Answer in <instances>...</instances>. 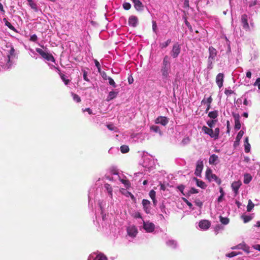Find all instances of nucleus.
Segmentation results:
<instances>
[{
  "label": "nucleus",
  "instance_id": "a19ab883",
  "mask_svg": "<svg viewBox=\"0 0 260 260\" xmlns=\"http://www.w3.org/2000/svg\"><path fill=\"white\" fill-rule=\"evenodd\" d=\"M120 151L122 153H127L129 151V147L127 145H122L120 147Z\"/></svg>",
  "mask_w": 260,
  "mask_h": 260
},
{
  "label": "nucleus",
  "instance_id": "a878e982",
  "mask_svg": "<svg viewBox=\"0 0 260 260\" xmlns=\"http://www.w3.org/2000/svg\"><path fill=\"white\" fill-rule=\"evenodd\" d=\"M203 131L206 134L210 136L211 138H213V130L209 127L206 126H203L202 127Z\"/></svg>",
  "mask_w": 260,
  "mask_h": 260
},
{
  "label": "nucleus",
  "instance_id": "c756f323",
  "mask_svg": "<svg viewBox=\"0 0 260 260\" xmlns=\"http://www.w3.org/2000/svg\"><path fill=\"white\" fill-rule=\"evenodd\" d=\"M252 179V177L250 174L248 173L245 174L244 175L243 182L244 184H247L251 181Z\"/></svg>",
  "mask_w": 260,
  "mask_h": 260
},
{
  "label": "nucleus",
  "instance_id": "f3484780",
  "mask_svg": "<svg viewBox=\"0 0 260 260\" xmlns=\"http://www.w3.org/2000/svg\"><path fill=\"white\" fill-rule=\"evenodd\" d=\"M203 168V162L202 160H199L197 162L196 169L195 174L197 176H200L201 172Z\"/></svg>",
  "mask_w": 260,
  "mask_h": 260
},
{
  "label": "nucleus",
  "instance_id": "412c9836",
  "mask_svg": "<svg viewBox=\"0 0 260 260\" xmlns=\"http://www.w3.org/2000/svg\"><path fill=\"white\" fill-rule=\"evenodd\" d=\"M134 3V7L138 11H142L144 9L143 4L139 0H135L133 2Z\"/></svg>",
  "mask_w": 260,
  "mask_h": 260
},
{
  "label": "nucleus",
  "instance_id": "1a4fd4ad",
  "mask_svg": "<svg viewBox=\"0 0 260 260\" xmlns=\"http://www.w3.org/2000/svg\"><path fill=\"white\" fill-rule=\"evenodd\" d=\"M181 50L180 45L178 43H176L173 45L172 50L171 52V56L173 58H175L179 55Z\"/></svg>",
  "mask_w": 260,
  "mask_h": 260
},
{
  "label": "nucleus",
  "instance_id": "c85d7f7f",
  "mask_svg": "<svg viewBox=\"0 0 260 260\" xmlns=\"http://www.w3.org/2000/svg\"><path fill=\"white\" fill-rule=\"evenodd\" d=\"M162 67H171L170 58L167 55L165 56L163 59Z\"/></svg>",
  "mask_w": 260,
  "mask_h": 260
},
{
  "label": "nucleus",
  "instance_id": "a18cd8bd",
  "mask_svg": "<svg viewBox=\"0 0 260 260\" xmlns=\"http://www.w3.org/2000/svg\"><path fill=\"white\" fill-rule=\"evenodd\" d=\"M72 97L74 101L77 103H79L81 101L80 98L79 96L75 93H72Z\"/></svg>",
  "mask_w": 260,
  "mask_h": 260
},
{
  "label": "nucleus",
  "instance_id": "c03bdc74",
  "mask_svg": "<svg viewBox=\"0 0 260 260\" xmlns=\"http://www.w3.org/2000/svg\"><path fill=\"white\" fill-rule=\"evenodd\" d=\"M29 6L31 7V9H34L36 11L38 10L37 5L33 2L32 0H31L30 2H28Z\"/></svg>",
  "mask_w": 260,
  "mask_h": 260
},
{
  "label": "nucleus",
  "instance_id": "864d4df0",
  "mask_svg": "<svg viewBox=\"0 0 260 260\" xmlns=\"http://www.w3.org/2000/svg\"><path fill=\"white\" fill-rule=\"evenodd\" d=\"M184 186L183 185H180L177 186V189L182 193V194L184 196L185 195V193H184L183 190L184 189Z\"/></svg>",
  "mask_w": 260,
  "mask_h": 260
},
{
  "label": "nucleus",
  "instance_id": "37998d69",
  "mask_svg": "<svg viewBox=\"0 0 260 260\" xmlns=\"http://www.w3.org/2000/svg\"><path fill=\"white\" fill-rule=\"evenodd\" d=\"M219 134V128L217 127L214 129V131H213V138H214V139H217L218 138Z\"/></svg>",
  "mask_w": 260,
  "mask_h": 260
},
{
  "label": "nucleus",
  "instance_id": "ea45409f",
  "mask_svg": "<svg viewBox=\"0 0 260 260\" xmlns=\"http://www.w3.org/2000/svg\"><path fill=\"white\" fill-rule=\"evenodd\" d=\"M171 39H168L167 41L160 44L159 46L161 48H166L171 43Z\"/></svg>",
  "mask_w": 260,
  "mask_h": 260
},
{
  "label": "nucleus",
  "instance_id": "f704fd0d",
  "mask_svg": "<svg viewBox=\"0 0 260 260\" xmlns=\"http://www.w3.org/2000/svg\"><path fill=\"white\" fill-rule=\"evenodd\" d=\"M218 115V111L217 110H214L213 111H211L208 114V116L212 119H215L217 117Z\"/></svg>",
  "mask_w": 260,
  "mask_h": 260
},
{
  "label": "nucleus",
  "instance_id": "39448f33",
  "mask_svg": "<svg viewBox=\"0 0 260 260\" xmlns=\"http://www.w3.org/2000/svg\"><path fill=\"white\" fill-rule=\"evenodd\" d=\"M143 158V162L142 165L144 168L150 169L153 167L154 162L150 156L147 155H144Z\"/></svg>",
  "mask_w": 260,
  "mask_h": 260
},
{
  "label": "nucleus",
  "instance_id": "aec40b11",
  "mask_svg": "<svg viewBox=\"0 0 260 260\" xmlns=\"http://www.w3.org/2000/svg\"><path fill=\"white\" fill-rule=\"evenodd\" d=\"M138 23V19L136 16H131L128 19V24L130 26L136 27Z\"/></svg>",
  "mask_w": 260,
  "mask_h": 260
},
{
  "label": "nucleus",
  "instance_id": "49530a36",
  "mask_svg": "<svg viewBox=\"0 0 260 260\" xmlns=\"http://www.w3.org/2000/svg\"><path fill=\"white\" fill-rule=\"evenodd\" d=\"M60 77H61V79H62V80L63 81V82H64L65 85H67L69 84V83L70 82V80L69 79H67L65 75H61L60 76Z\"/></svg>",
  "mask_w": 260,
  "mask_h": 260
},
{
  "label": "nucleus",
  "instance_id": "4468645a",
  "mask_svg": "<svg viewBox=\"0 0 260 260\" xmlns=\"http://www.w3.org/2000/svg\"><path fill=\"white\" fill-rule=\"evenodd\" d=\"M114 176L115 179H118L124 185V186L126 188L130 186V183L128 180L126 179L125 177L121 178L117 173H114Z\"/></svg>",
  "mask_w": 260,
  "mask_h": 260
},
{
  "label": "nucleus",
  "instance_id": "4be33fe9",
  "mask_svg": "<svg viewBox=\"0 0 260 260\" xmlns=\"http://www.w3.org/2000/svg\"><path fill=\"white\" fill-rule=\"evenodd\" d=\"M218 157L215 154L211 155L209 159V162L210 165H216L218 163Z\"/></svg>",
  "mask_w": 260,
  "mask_h": 260
},
{
  "label": "nucleus",
  "instance_id": "de8ad7c7",
  "mask_svg": "<svg viewBox=\"0 0 260 260\" xmlns=\"http://www.w3.org/2000/svg\"><path fill=\"white\" fill-rule=\"evenodd\" d=\"M109 81V84L111 85L113 87H116V84L113 79L111 77H108V79Z\"/></svg>",
  "mask_w": 260,
  "mask_h": 260
},
{
  "label": "nucleus",
  "instance_id": "8fccbe9b",
  "mask_svg": "<svg viewBox=\"0 0 260 260\" xmlns=\"http://www.w3.org/2000/svg\"><path fill=\"white\" fill-rule=\"evenodd\" d=\"M123 8L126 10H128L131 8V5L129 3H124Z\"/></svg>",
  "mask_w": 260,
  "mask_h": 260
},
{
  "label": "nucleus",
  "instance_id": "423d86ee",
  "mask_svg": "<svg viewBox=\"0 0 260 260\" xmlns=\"http://www.w3.org/2000/svg\"><path fill=\"white\" fill-rule=\"evenodd\" d=\"M206 177L209 181H215L218 184L221 183L220 180L214 174L211 169L208 168L206 171Z\"/></svg>",
  "mask_w": 260,
  "mask_h": 260
},
{
  "label": "nucleus",
  "instance_id": "72a5a7b5",
  "mask_svg": "<svg viewBox=\"0 0 260 260\" xmlns=\"http://www.w3.org/2000/svg\"><path fill=\"white\" fill-rule=\"evenodd\" d=\"M94 191H95V190H94V188L90 189V190L89 191L88 202H89V204L91 203V202L92 201V199H93Z\"/></svg>",
  "mask_w": 260,
  "mask_h": 260
},
{
  "label": "nucleus",
  "instance_id": "680f3d73",
  "mask_svg": "<svg viewBox=\"0 0 260 260\" xmlns=\"http://www.w3.org/2000/svg\"><path fill=\"white\" fill-rule=\"evenodd\" d=\"M182 199L183 201L186 203V204L188 206V207L191 208L192 207V204L190 203L187 199L185 198H183Z\"/></svg>",
  "mask_w": 260,
  "mask_h": 260
},
{
  "label": "nucleus",
  "instance_id": "e433bc0d",
  "mask_svg": "<svg viewBox=\"0 0 260 260\" xmlns=\"http://www.w3.org/2000/svg\"><path fill=\"white\" fill-rule=\"evenodd\" d=\"M212 102V98L211 96H209L207 99L204 98V99L202 101V104L204 105H211Z\"/></svg>",
  "mask_w": 260,
  "mask_h": 260
},
{
  "label": "nucleus",
  "instance_id": "393cba45",
  "mask_svg": "<svg viewBox=\"0 0 260 260\" xmlns=\"http://www.w3.org/2000/svg\"><path fill=\"white\" fill-rule=\"evenodd\" d=\"M104 188H105L106 190L107 191L108 196L110 197L111 199H112L113 198V189L112 187L110 186V184L108 183H106L104 184Z\"/></svg>",
  "mask_w": 260,
  "mask_h": 260
},
{
  "label": "nucleus",
  "instance_id": "7c9ffc66",
  "mask_svg": "<svg viewBox=\"0 0 260 260\" xmlns=\"http://www.w3.org/2000/svg\"><path fill=\"white\" fill-rule=\"evenodd\" d=\"M3 22L5 23V25L8 26L10 29L15 31L17 32L16 28L7 20V19L5 18H4L3 19Z\"/></svg>",
  "mask_w": 260,
  "mask_h": 260
},
{
  "label": "nucleus",
  "instance_id": "603ef678",
  "mask_svg": "<svg viewBox=\"0 0 260 260\" xmlns=\"http://www.w3.org/2000/svg\"><path fill=\"white\" fill-rule=\"evenodd\" d=\"M216 120H211L207 121V124L210 128H212L214 126L215 124Z\"/></svg>",
  "mask_w": 260,
  "mask_h": 260
},
{
  "label": "nucleus",
  "instance_id": "20e7f679",
  "mask_svg": "<svg viewBox=\"0 0 260 260\" xmlns=\"http://www.w3.org/2000/svg\"><path fill=\"white\" fill-rule=\"evenodd\" d=\"M36 51L47 61H50L55 63V60L52 55L48 53L47 51L40 48H36Z\"/></svg>",
  "mask_w": 260,
  "mask_h": 260
},
{
  "label": "nucleus",
  "instance_id": "79ce46f5",
  "mask_svg": "<svg viewBox=\"0 0 260 260\" xmlns=\"http://www.w3.org/2000/svg\"><path fill=\"white\" fill-rule=\"evenodd\" d=\"M220 221L222 224L224 225L228 224L229 222V219L228 218L223 217L221 216H220Z\"/></svg>",
  "mask_w": 260,
  "mask_h": 260
},
{
  "label": "nucleus",
  "instance_id": "6e6552de",
  "mask_svg": "<svg viewBox=\"0 0 260 260\" xmlns=\"http://www.w3.org/2000/svg\"><path fill=\"white\" fill-rule=\"evenodd\" d=\"M143 228L147 233H152L155 230V225L149 221H143Z\"/></svg>",
  "mask_w": 260,
  "mask_h": 260
},
{
  "label": "nucleus",
  "instance_id": "e2e57ef3",
  "mask_svg": "<svg viewBox=\"0 0 260 260\" xmlns=\"http://www.w3.org/2000/svg\"><path fill=\"white\" fill-rule=\"evenodd\" d=\"M251 75H252V74L250 70H248L246 72V78L250 79L251 78Z\"/></svg>",
  "mask_w": 260,
  "mask_h": 260
},
{
  "label": "nucleus",
  "instance_id": "5fc2aeb1",
  "mask_svg": "<svg viewBox=\"0 0 260 260\" xmlns=\"http://www.w3.org/2000/svg\"><path fill=\"white\" fill-rule=\"evenodd\" d=\"M107 127L110 131H116V129H117V128L115 126H114V125L112 124H110L107 125Z\"/></svg>",
  "mask_w": 260,
  "mask_h": 260
},
{
  "label": "nucleus",
  "instance_id": "6ab92c4d",
  "mask_svg": "<svg viewBox=\"0 0 260 260\" xmlns=\"http://www.w3.org/2000/svg\"><path fill=\"white\" fill-rule=\"evenodd\" d=\"M224 76L222 73H219L216 77V83L220 88L223 85Z\"/></svg>",
  "mask_w": 260,
  "mask_h": 260
},
{
  "label": "nucleus",
  "instance_id": "bf43d9fd",
  "mask_svg": "<svg viewBox=\"0 0 260 260\" xmlns=\"http://www.w3.org/2000/svg\"><path fill=\"white\" fill-rule=\"evenodd\" d=\"M243 104L245 106H251V102L250 100H247L246 99H245Z\"/></svg>",
  "mask_w": 260,
  "mask_h": 260
},
{
  "label": "nucleus",
  "instance_id": "f257e3e1",
  "mask_svg": "<svg viewBox=\"0 0 260 260\" xmlns=\"http://www.w3.org/2000/svg\"><path fill=\"white\" fill-rule=\"evenodd\" d=\"M3 52H0V70H7L13 64V59L15 57V49L12 46H7Z\"/></svg>",
  "mask_w": 260,
  "mask_h": 260
},
{
  "label": "nucleus",
  "instance_id": "052dcab7",
  "mask_svg": "<svg viewBox=\"0 0 260 260\" xmlns=\"http://www.w3.org/2000/svg\"><path fill=\"white\" fill-rule=\"evenodd\" d=\"M37 36L36 35H33L30 36V40L33 42H36L37 41Z\"/></svg>",
  "mask_w": 260,
  "mask_h": 260
},
{
  "label": "nucleus",
  "instance_id": "dca6fc26",
  "mask_svg": "<svg viewBox=\"0 0 260 260\" xmlns=\"http://www.w3.org/2000/svg\"><path fill=\"white\" fill-rule=\"evenodd\" d=\"M242 183L240 180L234 181L232 183L231 187L235 195L236 196L238 193V190L240 187L241 186Z\"/></svg>",
  "mask_w": 260,
  "mask_h": 260
},
{
  "label": "nucleus",
  "instance_id": "3c124183",
  "mask_svg": "<svg viewBox=\"0 0 260 260\" xmlns=\"http://www.w3.org/2000/svg\"><path fill=\"white\" fill-rule=\"evenodd\" d=\"M119 152V149L118 148H111L109 150V153L111 154H113L114 153H117Z\"/></svg>",
  "mask_w": 260,
  "mask_h": 260
},
{
  "label": "nucleus",
  "instance_id": "2eb2a0df",
  "mask_svg": "<svg viewBox=\"0 0 260 260\" xmlns=\"http://www.w3.org/2000/svg\"><path fill=\"white\" fill-rule=\"evenodd\" d=\"M211 223L207 220H202L199 223V228L203 230H207L210 226Z\"/></svg>",
  "mask_w": 260,
  "mask_h": 260
},
{
  "label": "nucleus",
  "instance_id": "7ed1b4c3",
  "mask_svg": "<svg viewBox=\"0 0 260 260\" xmlns=\"http://www.w3.org/2000/svg\"><path fill=\"white\" fill-rule=\"evenodd\" d=\"M241 21L243 28L246 31H251L254 29V25L253 22L250 20L249 24L248 23V17L246 15L244 14L241 16Z\"/></svg>",
  "mask_w": 260,
  "mask_h": 260
},
{
  "label": "nucleus",
  "instance_id": "ddd939ff",
  "mask_svg": "<svg viewBox=\"0 0 260 260\" xmlns=\"http://www.w3.org/2000/svg\"><path fill=\"white\" fill-rule=\"evenodd\" d=\"M171 67H161V73L164 80H167L169 76Z\"/></svg>",
  "mask_w": 260,
  "mask_h": 260
},
{
  "label": "nucleus",
  "instance_id": "13d9d810",
  "mask_svg": "<svg viewBox=\"0 0 260 260\" xmlns=\"http://www.w3.org/2000/svg\"><path fill=\"white\" fill-rule=\"evenodd\" d=\"M101 75L103 79L105 80H107L109 77L107 76L106 73L104 71H102V72H101Z\"/></svg>",
  "mask_w": 260,
  "mask_h": 260
},
{
  "label": "nucleus",
  "instance_id": "58836bf2",
  "mask_svg": "<svg viewBox=\"0 0 260 260\" xmlns=\"http://www.w3.org/2000/svg\"><path fill=\"white\" fill-rule=\"evenodd\" d=\"M254 206V204L252 203L251 200H249L247 206V211L250 212L252 210Z\"/></svg>",
  "mask_w": 260,
  "mask_h": 260
},
{
  "label": "nucleus",
  "instance_id": "09e8293b",
  "mask_svg": "<svg viewBox=\"0 0 260 260\" xmlns=\"http://www.w3.org/2000/svg\"><path fill=\"white\" fill-rule=\"evenodd\" d=\"M28 51H29V54H30V55L31 57H34L36 59L37 58V57L36 56V53L35 51L32 49L29 48Z\"/></svg>",
  "mask_w": 260,
  "mask_h": 260
},
{
  "label": "nucleus",
  "instance_id": "f8f14e48",
  "mask_svg": "<svg viewBox=\"0 0 260 260\" xmlns=\"http://www.w3.org/2000/svg\"><path fill=\"white\" fill-rule=\"evenodd\" d=\"M169 122V118L165 116H158L155 120V124H160L162 126H166Z\"/></svg>",
  "mask_w": 260,
  "mask_h": 260
},
{
  "label": "nucleus",
  "instance_id": "5701e85b",
  "mask_svg": "<svg viewBox=\"0 0 260 260\" xmlns=\"http://www.w3.org/2000/svg\"><path fill=\"white\" fill-rule=\"evenodd\" d=\"M118 93V91L113 90L110 91L106 99L107 101L109 102L115 98L117 96Z\"/></svg>",
  "mask_w": 260,
  "mask_h": 260
},
{
  "label": "nucleus",
  "instance_id": "473e14b6",
  "mask_svg": "<svg viewBox=\"0 0 260 260\" xmlns=\"http://www.w3.org/2000/svg\"><path fill=\"white\" fill-rule=\"evenodd\" d=\"M149 194L151 199L152 200L154 205H155L157 203V201L155 199V191L154 190H151L149 192Z\"/></svg>",
  "mask_w": 260,
  "mask_h": 260
},
{
  "label": "nucleus",
  "instance_id": "338daca9",
  "mask_svg": "<svg viewBox=\"0 0 260 260\" xmlns=\"http://www.w3.org/2000/svg\"><path fill=\"white\" fill-rule=\"evenodd\" d=\"M48 66H49V67H50V68L51 69H52V70L55 69V70H57L58 71H59L58 68H56L55 65L52 64H51V63H50L49 62L48 63Z\"/></svg>",
  "mask_w": 260,
  "mask_h": 260
},
{
  "label": "nucleus",
  "instance_id": "4c0bfd02",
  "mask_svg": "<svg viewBox=\"0 0 260 260\" xmlns=\"http://www.w3.org/2000/svg\"><path fill=\"white\" fill-rule=\"evenodd\" d=\"M196 180H197V185L198 186H199L202 188H203V189L206 188V185L205 183V182H204L202 180H199L198 179H197Z\"/></svg>",
  "mask_w": 260,
  "mask_h": 260
},
{
  "label": "nucleus",
  "instance_id": "cd10ccee",
  "mask_svg": "<svg viewBox=\"0 0 260 260\" xmlns=\"http://www.w3.org/2000/svg\"><path fill=\"white\" fill-rule=\"evenodd\" d=\"M166 244L172 248H175L177 246V243L174 240H169L166 242Z\"/></svg>",
  "mask_w": 260,
  "mask_h": 260
},
{
  "label": "nucleus",
  "instance_id": "9d476101",
  "mask_svg": "<svg viewBox=\"0 0 260 260\" xmlns=\"http://www.w3.org/2000/svg\"><path fill=\"white\" fill-rule=\"evenodd\" d=\"M88 260H107V258L102 253H93L89 256Z\"/></svg>",
  "mask_w": 260,
  "mask_h": 260
},
{
  "label": "nucleus",
  "instance_id": "4d7b16f0",
  "mask_svg": "<svg viewBox=\"0 0 260 260\" xmlns=\"http://www.w3.org/2000/svg\"><path fill=\"white\" fill-rule=\"evenodd\" d=\"M233 93V91L231 89H225V91H224V93L229 96V95H230L231 94H232V93Z\"/></svg>",
  "mask_w": 260,
  "mask_h": 260
},
{
  "label": "nucleus",
  "instance_id": "0eeeda50",
  "mask_svg": "<svg viewBox=\"0 0 260 260\" xmlns=\"http://www.w3.org/2000/svg\"><path fill=\"white\" fill-rule=\"evenodd\" d=\"M127 235L129 237L134 238L136 237L138 234V229L134 225H129L126 228Z\"/></svg>",
  "mask_w": 260,
  "mask_h": 260
},
{
  "label": "nucleus",
  "instance_id": "6e6d98bb",
  "mask_svg": "<svg viewBox=\"0 0 260 260\" xmlns=\"http://www.w3.org/2000/svg\"><path fill=\"white\" fill-rule=\"evenodd\" d=\"M254 86H257L259 90H260V78L256 79L255 82L253 84Z\"/></svg>",
  "mask_w": 260,
  "mask_h": 260
},
{
  "label": "nucleus",
  "instance_id": "69168bd1",
  "mask_svg": "<svg viewBox=\"0 0 260 260\" xmlns=\"http://www.w3.org/2000/svg\"><path fill=\"white\" fill-rule=\"evenodd\" d=\"M157 28V25L155 21H152V29L153 31L156 32V30Z\"/></svg>",
  "mask_w": 260,
  "mask_h": 260
},
{
  "label": "nucleus",
  "instance_id": "c9c22d12",
  "mask_svg": "<svg viewBox=\"0 0 260 260\" xmlns=\"http://www.w3.org/2000/svg\"><path fill=\"white\" fill-rule=\"evenodd\" d=\"M239 254H242V252H241L232 251L231 252L226 253L225 254V256L231 258V257H234L235 256H237L238 255H239Z\"/></svg>",
  "mask_w": 260,
  "mask_h": 260
},
{
  "label": "nucleus",
  "instance_id": "bb28decb",
  "mask_svg": "<svg viewBox=\"0 0 260 260\" xmlns=\"http://www.w3.org/2000/svg\"><path fill=\"white\" fill-rule=\"evenodd\" d=\"M253 218V214H243L241 218L243 220L244 223H247L252 220Z\"/></svg>",
  "mask_w": 260,
  "mask_h": 260
},
{
  "label": "nucleus",
  "instance_id": "f03ea898",
  "mask_svg": "<svg viewBox=\"0 0 260 260\" xmlns=\"http://www.w3.org/2000/svg\"><path fill=\"white\" fill-rule=\"evenodd\" d=\"M209 56L207 60V69L210 70L213 68V64L215 62L217 55V51L212 46H210L209 49Z\"/></svg>",
  "mask_w": 260,
  "mask_h": 260
},
{
  "label": "nucleus",
  "instance_id": "0e129e2a",
  "mask_svg": "<svg viewBox=\"0 0 260 260\" xmlns=\"http://www.w3.org/2000/svg\"><path fill=\"white\" fill-rule=\"evenodd\" d=\"M198 192H198V190L194 188H191L190 189V190H189V193L191 194L197 193Z\"/></svg>",
  "mask_w": 260,
  "mask_h": 260
},
{
  "label": "nucleus",
  "instance_id": "9b49d317",
  "mask_svg": "<svg viewBox=\"0 0 260 260\" xmlns=\"http://www.w3.org/2000/svg\"><path fill=\"white\" fill-rule=\"evenodd\" d=\"M231 249L233 250L242 249L247 253H249L250 252V247L244 242L240 243L236 246L231 247Z\"/></svg>",
  "mask_w": 260,
  "mask_h": 260
},
{
  "label": "nucleus",
  "instance_id": "774afa93",
  "mask_svg": "<svg viewBox=\"0 0 260 260\" xmlns=\"http://www.w3.org/2000/svg\"><path fill=\"white\" fill-rule=\"evenodd\" d=\"M134 217L136 218H142V216L140 212H137L135 213Z\"/></svg>",
  "mask_w": 260,
  "mask_h": 260
},
{
  "label": "nucleus",
  "instance_id": "2f4dec72",
  "mask_svg": "<svg viewBox=\"0 0 260 260\" xmlns=\"http://www.w3.org/2000/svg\"><path fill=\"white\" fill-rule=\"evenodd\" d=\"M244 149H245V152L246 153L249 152L250 150V145L248 143V139L247 137H246L245 139Z\"/></svg>",
  "mask_w": 260,
  "mask_h": 260
},
{
  "label": "nucleus",
  "instance_id": "a211bd4d",
  "mask_svg": "<svg viewBox=\"0 0 260 260\" xmlns=\"http://www.w3.org/2000/svg\"><path fill=\"white\" fill-rule=\"evenodd\" d=\"M142 205L143 209L146 213H149L150 212V202L147 200L143 199L142 200Z\"/></svg>",
  "mask_w": 260,
  "mask_h": 260
},
{
  "label": "nucleus",
  "instance_id": "b1692460",
  "mask_svg": "<svg viewBox=\"0 0 260 260\" xmlns=\"http://www.w3.org/2000/svg\"><path fill=\"white\" fill-rule=\"evenodd\" d=\"M150 129L152 132L158 133L160 136L162 135V131L160 130V127L157 125H152L150 126Z\"/></svg>",
  "mask_w": 260,
  "mask_h": 260
}]
</instances>
